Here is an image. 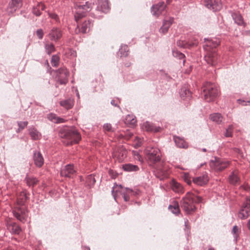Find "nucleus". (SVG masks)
Masks as SVG:
<instances>
[{
	"label": "nucleus",
	"instance_id": "obj_27",
	"mask_svg": "<svg viewBox=\"0 0 250 250\" xmlns=\"http://www.w3.org/2000/svg\"><path fill=\"white\" fill-rule=\"evenodd\" d=\"M170 185L172 190L175 192L178 193H182L184 192L183 186L174 180L171 181Z\"/></svg>",
	"mask_w": 250,
	"mask_h": 250
},
{
	"label": "nucleus",
	"instance_id": "obj_21",
	"mask_svg": "<svg viewBox=\"0 0 250 250\" xmlns=\"http://www.w3.org/2000/svg\"><path fill=\"white\" fill-rule=\"evenodd\" d=\"M142 129L146 130L147 132H159L161 128L159 126L154 125L152 123L148 121H146L143 123L141 125Z\"/></svg>",
	"mask_w": 250,
	"mask_h": 250
},
{
	"label": "nucleus",
	"instance_id": "obj_53",
	"mask_svg": "<svg viewBox=\"0 0 250 250\" xmlns=\"http://www.w3.org/2000/svg\"><path fill=\"white\" fill-rule=\"evenodd\" d=\"M37 5L38 7V8H39L41 12V11H43V10H45V6L43 3H42V2L38 3Z\"/></svg>",
	"mask_w": 250,
	"mask_h": 250
},
{
	"label": "nucleus",
	"instance_id": "obj_8",
	"mask_svg": "<svg viewBox=\"0 0 250 250\" xmlns=\"http://www.w3.org/2000/svg\"><path fill=\"white\" fill-rule=\"evenodd\" d=\"M229 165V162L226 160L214 158V160H211L209 162L210 167L216 171L223 170Z\"/></svg>",
	"mask_w": 250,
	"mask_h": 250
},
{
	"label": "nucleus",
	"instance_id": "obj_1",
	"mask_svg": "<svg viewBox=\"0 0 250 250\" xmlns=\"http://www.w3.org/2000/svg\"><path fill=\"white\" fill-rule=\"evenodd\" d=\"M205 44L203 47L205 50L208 51L205 55L204 58L206 62L211 65H214L217 63L219 56L215 50H209L210 49H213L218 46L220 43L219 39H204Z\"/></svg>",
	"mask_w": 250,
	"mask_h": 250
},
{
	"label": "nucleus",
	"instance_id": "obj_16",
	"mask_svg": "<svg viewBox=\"0 0 250 250\" xmlns=\"http://www.w3.org/2000/svg\"><path fill=\"white\" fill-rule=\"evenodd\" d=\"M76 170L73 165L68 164L66 165L61 170V175L62 177H73L75 175Z\"/></svg>",
	"mask_w": 250,
	"mask_h": 250
},
{
	"label": "nucleus",
	"instance_id": "obj_25",
	"mask_svg": "<svg viewBox=\"0 0 250 250\" xmlns=\"http://www.w3.org/2000/svg\"><path fill=\"white\" fill-rule=\"evenodd\" d=\"M47 118L51 122L55 124L63 123L65 122V120L60 117H58L56 114L50 113L47 115Z\"/></svg>",
	"mask_w": 250,
	"mask_h": 250
},
{
	"label": "nucleus",
	"instance_id": "obj_26",
	"mask_svg": "<svg viewBox=\"0 0 250 250\" xmlns=\"http://www.w3.org/2000/svg\"><path fill=\"white\" fill-rule=\"evenodd\" d=\"M173 139L176 146L179 148H187L188 147V144L185 142L183 138L179 136H173Z\"/></svg>",
	"mask_w": 250,
	"mask_h": 250
},
{
	"label": "nucleus",
	"instance_id": "obj_3",
	"mask_svg": "<svg viewBox=\"0 0 250 250\" xmlns=\"http://www.w3.org/2000/svg\"><path fill=\"white\" fill-rule=\"evenodd\" d=\"M202 198L196 196L190 192H188L181 201V206L183 209L187 213L190 214L196 209L195 204L201 203Z\"/></svg>",
	"mask_w": 250,
	"mask_h": 250
},
{
	"label": "nucleus",
	"instance_id": "obj_36",
	"mask_svg": "<svg viewBox=\"0 0 250 250\" xmlns=\"http://www.w3.org/2000/svg\"><path fill=\"white\" fill-rule=\"evenodd\" d=\"M177 44L178 46L181 47L189 48L191 47L196 45V42L189 43L186 41L179 40L177 41Z\"/></svg>",
	"mask_w": 250,
	"mask_h": 250
},
{
	"label": "nucleus",
	"instance_id": "obj_41",
	"mask_svg": "<svg viewBox=\"0 0 250 250\" xmlns=\"http://www.w3.org/2000/svg\"><path fill=\"white\" fill-rule=\"evenodd\" d=\"M168 209L175 214H178L180 212V209L177 203H174L173 205H170Z\"/></svg>",
	"mask_w": 250,
	"mask_h": 250
},
{
	"label": "nucleus",
	"instance_id": "obj_12",
	"mask_svg": "<svg viewBox=\"0 0 250 250\" xmlns=\"http://www.w3.org/2000/svg\"><path fill=\"white\" fill-rule=\"evenodd\" d=\"M204 6L213 11H219L222 8L221 0H204Z\"/></svg>",
	"mask_w": 250,
	"mask_h": 250
},
{
	"label": "nucleus",
	"instance_id": "obj_20",
	"mask_svg": "<svg viewBox=\"0 0 250 250\" xmlns=\"http://www.w3.org/2000/svg\"><path fill=\"white\" fill-rule=\"evenodd\" d=\"M6 226L7 229L12 234H19L21 230L19 225H18L15 222L11 221H7L6 224Z\"/></svg>",
	"mask_w": 250,
	"mask_h": 250
},
{
	"label": "nucleus",
	"instance_id": "obj_33",
	"mask_svg": "<svg viewBox=\"0 0 250 250\" xmlns=\"http://www.w3.org/2000/svg\"><path fill=\"white\" fill-rule=\"evenodd\" d=\"M241 232L240 228L235 225L233 226L231 233L233 235V240L236 243L239 238L240 233Z\"/></svg>",
	"mask_w": 250,
	"mask_h": 250
},
{
	"label": "nucleus",
	"instance_id": "obj_52",
	"mask_svg": "<svg viewBox=\"0 0 250 250\" xmlns=\"http://www.w3.org/2000/svg\"><path fill=\"white\" fill-rule=\"evenodd\" d=\"M237 102L239 104H241V105H242L243 106L247 105V103H250V101L246 102L245 101L241 100V99L237 100Z\"/></svg>",
	"mask_w": 250,
	"mask_h": 250
},
{
	"label": "nucleus",
	"instance_id": "obj_18",
	"mask_svg": "<svg viewBox=\"0 0 250 250\" xmlns=\"http://www.w3.org/2000/svg\"><path fill=\"white\" fill-rule=\"evenodd\" d=\"M93 25V23L92 20L85 21L81 24V28H80L79 25L77 26V27L75 29V32L76 33L80 32L86 33L89 31Z\"/></svg>",
	"mask_w": 250,
	"mask_h": 250
},
{
	"label": "nucleus",
	"instance_id": "obj_57",
	"mask_svg": "<svg viewBox=\"0 0 250 250\" xmlns=\"http://www.w3.org/2000/svg\"><path fill=\"white\" fill-rule=\"evenodd\" d=\"M247 227L249 230H250V219L249 220L247 223Z\"/></svg>",
	"mask_w": 250,
	"mask_h": 250
},
{
	"label": "nucleus",
	"instance_id": "obj_60",
	"mask_svg": "<svg viewBox=\"0 0 250 250\" xmlns=\"http://www.w3.org/2000/svg\"><path fill=\"white\" fill-rule=\"evenodd\" d=\"M77 96L78 97V98H80V95L78 92H77Z\"/></svg>",
	"mask_w": 250,
	"mask_h": 250
},
{
	"label": "nucleus",
	"instance_id": "obj_47",
	"mask_svg": "<svg viewBox=\"0 0 250 250\" xmlns=\"http://www.w3.org/2000/svg\"><path fill=\"white\" fill-rule=\"evenodd\" d=\"M18 125L19 126V129L22 130L27 125L28 122L27 121H20L18 122Z\"/></svg>",
	"mask_w": 250,
	"mask_h": 250
},
{
	"label": "nucleus",
	"instance_id": "obj_54",
	"mask_svg": "<svg viewBox=\"0 0 250 250\" xmlns=\"http://www.w3.org/2000/svg\"><path fill=\"white\" fill-rule=\"evenodd\" d=\"M128 192H129V193H131V195H132L133 197L137 196L139 193V190L133 191L132 189L131 190H128Z\"/></svg>",
	"mask_w": 250,
	"mask_h": 250
},
{
	"label": "nucleus",
	"instance_id": "obj_4",
	"mask_svg": "<svg viewBox=\"0 0 250 250\" xmlns=\"http://www.w3.org/2000/svg\"><path fill=\"white\" fill-rule=\"evenodd\" d=\"M204 99L208 102L213 101L219 94V91L216 84L206 83L203 87Z\"/></svg>",
	"mask_w": 250,
	"mask_h": 250
},
{
	"label": "nucleus",
	"instance_id": "obj_42",
	"mask_svg": "<svg viewBox=\"0 0 250 250\" xmlns=\"http://www.w3.org/2000/svg\"><path fill=\"white\" fill-rule=\"evenodd\" d=\"M172 54L174 57L177 58L180 60L183 59L185 57V56L183 53L177 50H173Z\"/></svg>",
	"mask_w": 250,
	"mask_h": 250
},
{
	"label": "nucleus",
	"instance_id": "obj_35",
	"mask_svg": "<svg viewBox=\"0 0 250 250\" xmlns=\"http://www.w3.org/2000/svg\"><path fill=\"white\" fill-rule=\"evenodd\" d=\"M128 47L126 45H122L118 52V55L121 57H125L128 55Z\"/></svg>",
	"mask_w": 250,
	"mask_h": 250
},
{
	"label": "nucleus",
	"instance_id": "obj_11",
	"mask_svg": "<svg viewBox=\"0 0 250 250\" xmlns=\"http://www.w3.org/2000/svg\"><path fill=\"white\" fill-rule=\"evenodd\" d=\"M56 79L61 84H65L67 83L69 73L65 67H61L56 70Z\"/></svg>",
	"mask_w": 250,
	"mask_h": 250
},
{
	"label": "nucleus",
	"instance_id": "obj_6",
	"mask_svg": "<svg viewBox=\"0 0 250 250\" xmlns=\"http://www.w3.org/2000/svg\"><path fill=\"white\" fill-rule=\"evenodd\" d=\"M146 159L150 166H153L161 160L160 151L156 147H147L146 150Z\"/></svg>",
	"mask_w": 250,
	"mask_h": 250
},
{
	"label": "nucleus",
	"instance_id": "obj_32",
	"mask_svg": "<svg viewBox=\"0 0 250 250\" xmlns=\"http://www.w3.org/2000/svg\"><path fill=\"white\" fill-rule=\"evenodd\" d=\"M29 133L32 140H37L41 137L40 133L34 127H30L29 128Z\"/></svg>",
	"mask_w": 250,
	"mask_h": 250
},
{
	"label": "nucleus",
	"instance_id": "obj_15",
	"mask_svg": "<svg viewBox=\"0 0 250 250\" xmlns=\"http://www.w3.org/2000/svg\"><path fill=\"white\" fill-rule=\"evenodd\" d=\"M166 6L167 5L164 1H160L152 6L151 12L153 16L158 17L164 11Z\"/></svg>",
	"mask_w": 250,
	"mask_h": 250
},
{
	"label": "nucleus",
	"instance_id": "obj_44",
	"mask_svg": "<svg viewBox=\"0 0 250 250\" xmlns=\"http://www.w3.org/2000/svg\"><path fill=\"white\" fill-rule=\"evenodd\" d=\"M126 121L131 125H134L137 121L136 118L133 115H128L126 117Z\"/></svg>",
	"mask_w": 250,
	"mask_h": 250
},
{
	"label": "nucleus",
	"instance_id": "obj_19",
	"mask_svg": "<svg viewBox=\"0 0 250 250\" xmlns=\"http://www.w3.org/2000/svg\"><path fill=\"white\" fill-rule=\"evenodd\" d=\"M208 177L206 173H203L202 175L194 177L192 179L193 183L199 186H204L208 181Z\"/></svg>",
	"mask_w": 250,
	"mask_h": 250
},
{
	"label": "nucleus",
	"instance_id": "obj_17",
	"mask_svg": "<svg viewBox=\"0 0 250 250\" xmlns=\"http://www.w3.org/2000/svg\"><path fill=\"white\" fill-rule=\"evenodd\" d=\"M21 6V0H11L8 4L6 12L9 15L12 14Z\"/></svg>",
	"mask_w": 250,
	"mask_h": 250
},
{
	"label": "nucleus",
	"instance_id": "obj_14",
	"mask_svg": "<svg viewBox=\"0 0 250 250\" xmlns=\"http://www.w3.org/2000/svg\"><path fill=\"white\" fill-rule=\"evenodd\" d=\"M112 156L115 160L122 162L126 156V150L123 146L119 147L114 150Z\"/></svg>",
	"mask_w": 250,
	"mask_h": 250
},
{
	"label": "nucleus",
	"instance_id": "obj_46",
	"mask_svg": "<svg viewBox=\"0 0 250 250\" xmlns=\"http://www.w3.org/2000/svg\"><path fill=\"white\" fill-rule=\"evenodd\" d=\"M232 125H229L228 127L226 129L225 132V136L226 137H229L232 136Z\"/></svg>",
	"mask_w": 250,
	"mask_h": 250
},
{
	"label": "nucleus",
	"instance_id": "obj_43",
	"mask_svg": "<svg viewBox=\"0 0 250 250\" xmlns=\"http://www.w3.org/2000/svg\"><path fill=\"white\" fill-rule=\"evenodd\" d=\"M59 58L57 55H53L51 58V62L53 66L56 67L58 65Z\"/></svg>",
	"mask_w": 250,
	"mask_h": 250
},
{
	"label": "nucleus",
	"instance_id": "obj_58",
	"mask_svg": "<svg viewBox=\"0 0 250 250\" xmlns=\"http://www.w3.org/2000/svg\"><path fill=\"white\" fill-rule=\"evenodd\" d=\"M186 182L188 185H190L191 184V181L189 180H185Z\"/></svg>",
	"mask_w": 250,
	"mask_h": 250
},
{
	"label": "nucleus",
	"instance_id": "obj_10",
	"mask_svg": "<svg viewBox=\"0 0 250 250\" xmlns=\"http://www.w3.org/2000/svg\"><path fill=\"white\" fill-rule=\"evenodd\" d=\"M250 216V197H247L238 212V217L244 220Z\"/></svg>",
	"mask_w": 250,
	"mask_h": 250
},
{
	"label": "nucleus",
	"instance_id": "obj_62",
	"mask_svg": "<svg viewBox=\"0 0 250 250\" xmlns=\"http://www.w3.org/2000/svg\"><path fill=\"white\" fill-rule=\"evenodd\" d=\"M208 250H215V249L213 248H210Z\"/></svg>",
	"mask_w": 250,
	"mask_h": 250
},
{
	"label": "nucleus",
	"instance_id": "obj_30",
	"mask_svg": "<svg viewBox=\"0 0 250 250\" xmlns=\"http://www.w3.org/2000/svg\"><path fill=\"white\" fill-rule=\"evenodd\" d=\"M123 169L127 172H134L139 170L138 166L131 164H125L123 165Z\"/></svg>",
	"mask_w": 250,
	"mask_h": 250
},
{
	"label": "nucleus",
	"instance_id": "obj_56",
	"mask_svg": "<svg viewBox=\"0 0 250 250\" xmlns=\"http://www.w3.org/2000/svg\"><path fill=\"white\" fill-rule=\"evenodd\" d=\"M111 104L114 106H119L118 105V104L117 103H116L115 101L114 100H112L111 101Z\"/></svg>",
	"mask_w": 250,
	"mask_h": 250
},
{
	"label": "nucleus",
	"instance_id": "obj_9",
	"mask_svg": "<svg viewBox=\"0 0 250 250\" xmlns=\"http://www.w3.org/2000/svg\"><path fill=\"white\" fill-rule=\"evenodd\" d=\"M13 215L21 222L26 221L28 217L27 210L23 206H16L12 211Z\"/></svg>",
	"mask_w": 250,
	"mask_h": 250
},
{
	"label": "nucleus",
	"instance_id": "obj_51",
	"mask_svg": "<svg viewBox=\"0 0 250 250\" xmlns=\"http://www.w3.org/2000/svg\"><path fill=\"white\" fill-rule=\"evenodd\" d=\"M185 231L187 233H189V230H190V228H189V227L188 226V221L187 219H185Z\"/></svg>",
	"mask_w": 250,
	"mask_h": 250
},
{
	"label": "nucleus",
	"instance_id": "obj_45",
	"mask_svg": "<svg viewBox=\"0 0 250 250\" xmlns=\"http://www.w3.org/2000/svg\"><path fill=\"white\" fill-rule=\"evenodd\" d=\"M48 14L49 17L52 19L55 20L57 23H60V19L58 15L52 12H48Z\"/></svg>",
	"mask_w": 250,
	"mask_h": 250
},
{
	"label": "nucleus",
	"instance_id": "obj_55",
	"mask_svg": "<svg viewBox=\"0 0 250 250\" xmlns=\"http://www.w3.org/2000/svg\"><path fill=\"white\" fill-rule=\"evenodd\" d=\"M22 194H23V197L21 198L22 201H21V202L22 203H24L25 201H26L28 199V196H27V195L25 193H23Z\"/></svg>",
	"mask_w": 250,
	"mask_h": 250
},
{
	"label": "nucleus",
	"instance_id": "obj_34",
	"mask_svg": "<svg viewBox=\"0 0 250 250\" xmlns=\"http://www.w3.org/2000/svg\"><path fill=\"white\" fill-rule=\"evenodd\" d=\"M95 182L96 180L94 175L90 174L86 177L85 185L89 188H91L94 185Z\"/></svg>",
	"mask_w": 250,
	"mask_h": 250
},
{
	"label": "nucleus",
	"instance_id": "obj_28",
	"mask_svg": "<svg viewBox=\"0 0 250 250\" xmlns=\"http://www.w3.org/2000/svg\"><path fill=\"white\" fill-rule=\"evenodd\" d=\"M179 94L183 100L190 99L191 97V92L185 86L181 88Z\"/></svg>",
	"mask_w": 250,
	"mask_h": 250
},
{
	"label": "nucleus",
	"instance_id": "obj_31",
	"mask_svg": "<svg viewBox=\"0 0 250 250\" xmlns=\"http://www.w3.org/2000/svg\"><path fill=\"white\" fill-rule=\"evenodd\" d=\"M209 119L217 124H221L223 120V116L221 114L218 113H214L210 114Z\"/></svg>",
	"mask_w": 250,
	"mask_h": 250
},
{
	"label": "nucleus",
	"instance_id": "obj_63",
	"mask_svg": "<svg viewBox=\"0 0 250 250\" xmlns=\"http://www.w3.org/2000/svg\"><path fill=\"white\" fill-rule=\"evenodd\" d=\"M21 129H19V128H18V130H17V132H19L21 131Z\"/></svg>",
	"mask_w": 250,
	"mask_h": 250
},
{
	"label": "nucleus",
	"instance_id": "obj_23",
	"mask_svg": "<svg viewBox=\"0 0 250 250\" xmlns=\"http://www.w3.org/2000/svg\"><path fill=\"white\" fill-rule=\"evenodd\" d=\"M33 159L35 165L41 167L43 164L44 159L42 153L39 151H35L33 155Z\"/></svg>",
	"mask_w": 250,
	"mask_h": 250
},
{
	"label": "nucleus",
	"instance_id": "obj_24",
	"mask_svg": "<svg viewBox=\"0 0 250 250\" xmlns=\"http://www.w3.org/2000/svg\"><path fill=\"white\" fill-rule=\"evenodd\" d=\"M173 21V18H169L168 20H165L163 22V25L159 29L160 32L165 34L168 31L169 27Z\"/></svg>",
	"mask_w": 250,
	"mask_h": 250
},
{
	"label": "nucleus",
	"instance_id": "obj_22",
	"mask_svg": "<svg viewBox=\"0 0 250 250\" xmlns=\"http://www.w3.org/2000/svg\"><path fill=\"white\" fill-rule=\"evenodd\" d=\"M109 9L108 0H98V5L96 8L97 11L106 13Z\"/></svg>",
	"mask_w": 250,
	"mask_h": 250
},
{
	"label": "nucleus",
	"instance_id": "obj_37",
	"mask_svg": "<svg viewBox=\"0 0 250 250\" xmlns=\"http://www.w3.org/2000/svg\"><path fill=\"white\" fill-rule=\"evenodd\" d=\"M25 180L26 181L27 185L29 187H33L35 185H36L38 182V180L37 178L31 176H26L25 179Z\"/></svg>",
	"mask_w": 250,
	"mask_h": 250
},
{
	"label": "nucleus",
	"instance_id": "obj_48",
	"mask_svg": "<svg viewBox=\"0 0 250 250\" xmlns=\"http://www.w3.org/2000/svg\"><path fill=\"white\" fill-rule=\"evenodd\" d=\"M32 12L33 14L36 15V16H40L41 15V12L40 11V10L39 8H38L37 5L33 7L32 9Z\"/></svg>",
	"mask_w": 250,
	"mask_h": 250
},
{
	"label": "nucleus",
	"instance_id": "obj_50",
	"mask_svg": "<svg viewBox=\"0 0 250 250\" xmlns=\"http://www.w3.org/2000/svg\"><path fill=\"white\" fill-rule=\"evenodd\" d=\"M36 34L39 39L41 40L42 39L44 33L42 29H38L36 32Z\"/></svg>",
	"mask_w": 250,
	"mask_h": 250
},
{
	"label": "nucleus",
	"instance_id": "obj_5",
	"mask_svg": "<svg viewBox=\"0 0 250 250\" xmlns=\"http://www.w3.org/2000/svg\"><path fill=\"white\" fill-rule=\"evenodd\" d=\"M92 7V4L88 1H86L85 4L77 3L75 5V19L78 23L79 20L85 16L86 13L90 11Z\"/></svg>",
	"mask_w": 250,
	"mask_h": 250
},
{
	"label": "nucleus",
	"instance_id": "obj_59",
	"mask_svg": "<svg viewBox=\"0 0 250 250\" xmlns=\"http://www.w3.org/2000/svg\"><path fill=\"white\" fill-rule=\"evenodd\" d=\"M202 150L203 151V152H206L207 151V149L205 148H202Z\"/></svg>",
	"mask_w": 250,
	"mask_h": 250
},
{
	"label": "nucleus",
	"instance_id": "obj_2",
	"mask_svg": "<svg viewBox=\"0 0 250 250\" xmlns=\"http://www.w3.org/2000/svg\"><path fill=\"white\" fill-rule=\"evenodd\" d=\"M59 136L63 139V143L66 145L77 144L81 139V136L73 127L65 126L59 131Z\"/></svg>",
	"mask_w": 250,
	"mask_h": 250
},
{
	"label": "nucleus",
	"instance_id": "obj_40",
	"mask_svg": "<svg viewBox=\"0 0 250 250\" xmlns=\"http://www.w3.org/2000/svg\"><path fill=\"white\" fill-rule=\"evenodd\" d=\"M229 181L230 184L232 185H237L239 182V178L235 173H234V172H232L229 176Z\"/></svg>",
	"mask_w": 250,
	"mask_h": 250
},
{
	"label": "nucleus",
	"instance_id": "obj_38",
	"mask_svg": "<svg viewBox=\"0 0 250 250\" xmlns=\"http://www.w3.org/2000/svg\"><path fill=\"white\" fill-rule=\"evenodd\" d=\"M44 48L46 53L49 55L55 51V46L52 43H45Z\"/></svg>",
	"mask_w": 250,
	"mask_h": 250
},
{
	"label": "nucleus",
	"instance_id": "obj_64",
	"mask_svg": "<svg viewBox=\"0 0 250 250\" xmlns=\"http://www.w3.org/2000/svg\"><path fill=\"white\" fill-rule=\"evenodd\" d=\"M93 16H94V18H98V16H96V15H94Z\"/></svg>",
	"mask_w": 250,
	"mask_h": 250
},
{
	"label": "nucleus",
	"instance_id": "obj_13",
	"mask_svg": "<svg viewBox=\"0 0 250 250\" xmlns=\"http://www.w3.org/2000/svg\"><path fill=\"white\" fill-rule=\"evenodd\" d=\"M62 36L61 29L57 27H53L49 31L48 37L52 42H57L59 41Z\"/></svg>",
	"mask_w": 250,
	"mask_h": 250
},
{
	"label": "nucleus",
	"instance_id": "obj_7",
	"mask_svg": "<svg viewBox=\"0 0 250 250\" xmlns=\"http://www.w3.org/2000/svg\"><path fill=\"white\" fill-rule=\"evenodd\" d=\"M128 190H131V189L129 188H125L124 189L123 186L121 185H118L116 183H115L114 186L112 188L111 192L115 200H116V193L120 192L122 195L124 201L127 202L129 200L130 197L132 196V195H131V193L128 192Z\"/></svg>",
	"mask_w": 250,
	"mask_h": 250
},
{
	"label": "nucleus",
	"instance_id": "obj_61",
	"mask_svg": "<svg viewBox=\"0 0 250 250\" xmlns=\"http://www.w3.org/2000/svg\"><path fill=\"white\" fill-rule=\"evenodd\" d=\"M205 164H206V163H203V164H201V165H200V167H202V166H203L204 165H205Z\"/></svg>",
	"mask_w": 250,
	"mask_h": 250
},
{
	"label": "nucleus",
	"instance_id": "obj_49",
	"mask_svg": "<svg viewBox=\"0 0 250 250\" xmlns=\"http://www.w3.org/2000/svg\"><path fill=\"white\" fill-rule=\"evenodd\" d=\"M103 128L105 131H112V125L110 124H104Z\"/></svg>",
	"mask_w": 250,
	"mask_h": 250
},
{
	"label": "nucleus",
	"instance_id": "obj_39",
	"mask_svg": "<svg viewBox=\"0 0 250 250\" xmlns=\"http://www.w3.org/2000/svg\"><path fill=\"white\" fill-rule=\"evenodd\" d=\"M232 16L235 23L239 25H242L244 24L243 19L241 15L239 14H234Z\"/></svg>",
	"mask_w": 250,
	"mask_h": 250
},
{
	"label": "nucleus",
	"instance_id": "obj_29",
	"mask_svg": "<svg viewBox=\"0 0 250 250\" xmlns=\"http://www.w3.org/2000/svg\"><path fill=\"white\" fill-rule=\"evenodd\" d=\"M60 105L66 109L71 108L74 105V100L72 99L69 98L60 101Z\"/></svg>",
	"mask_w": 250,
	"mask_h": 250
}]
</instances>
